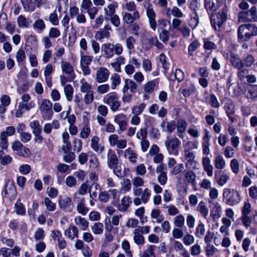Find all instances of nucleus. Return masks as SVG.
I'll list each match as a JSON object with an SVG mask.
<instances>
[{
	"mask_svg": "<svg viewBox=\"0 0 257 257\" xmlns=\"http://www.w3.org/2000/svg\"><path fill=\"white\" fill-rule=\"evenodd\" d=\"M58 205L61 209L66 212H70L73 207L71 198L67 196L59 197Z\"/></svg>",
	"mask_w": 257,
	"mask_h": 257,
	"instance_id": "13",
	"label": "nucleus"
},
{
	"mask_svg": "<svg viewBox=\"0 0 257 257\" xmlns=\"http://www.w3.org/2000/svg\"><path fill=\"white\" fill-rule=\"evenodd\" d=\"M147 15L149 20V23L151 28L155 31L157 27V23L155 20V13L153 9L151 8H148L147 9Z\"/></svg>",
	"mask_w": 257,
	"mask_h": 257,
	"instance_id": "26",
	"label": "nucleus"
},
{
	"mask_svg": "<svg viewBox=\"0 0 257 257\" xmlns=\"http://www.w3.org/2000/svg\"><path fill=\"white\" fill-rule=\"evenodd\" d=\"M91 132L90 128L88 125H85L81 129L80 133V137L81 138L85 139L87 138Z\"/></svg>",
	"mask_w": 257,
	"mask_h": 257,
	"instance_id": "64",
	"label": "nucleus"
},
{
	"mask_svg": "<svg viewBox=\"0 0 257 257\" xmlns=\"http://www.w3.org/2000/svg\"><path fill=\"white\" fill-rule=\"evenodd\" d=\"M61 67L63 73L70 76L69 80L75 79L74 68L70 62L62 60L61 62Z\"/></svg>",
	"mask_w": 257,
	"mask_h": 257,
	"instance_id": "16",
	"label": "nucleus"
},
{
	"mask_svg": "<svg viewBox=\"0 0 257 257\" xmlns=\"http://www.w3.org/2000/svg\"><path fill=\"white\" fill-rule=\"evenodd\" d=\"M24 10L26 12H33L35 10V6L32 0H21Z\"/></svg>",
	"mask_w": 257,
	"mask_h": 257,
	"instance_id": "40",
	"label": "nucleus"
},
{
	"mask_svg": "<svg viewBox=\"0 0 257 257\" xmlns=\"http://www.w3.org/2000/svg\"><path fill=\"white\" fill-rule=\"evenodd\" d=\"M81 7L86 10L90 20H93L95 18L98 11L97 7L93 6L90 0H83Z\"/></svg>",
	"mask_w": 257,
	"mask_h": 257,
	"instance_id": "12",
	"label": "nucleus"
},
{
	"mask_svg": "<svg viewBox=\"0 0 257 257\" xmlns=\"http://www.w3.org/2000/svg\"><path fill=\"white\" fill-rule=\"evenodd\" d=\"M52 106L53 104L50 100L48 99L42 100L40 106V111L44 120H48L52 118L53 114Z\"/></svg>",
	"mask_w": 257,
	"mask_h": 257,
	"instance_id": "9",
	"label": "nucleus"
},
{
	"mask_svg": "<svg viewBox=\"0 0 257 257\" xmlns=\"http://www.w3.org/2000/svg\"><path fill=\"white\" fill-rule=\"evenodd\" d=\"M114 122L119 126V130L117 131L118 134H120L126 130L127 122L126 116L124 114L120 113L114 116Z\"/></svg>",
	"mask_w": 257,
	"mask_h": 257,
	"instance_id": "15",
	"label": "nucleus"
},
{
	"mask_svg": "<svg viewBox=\"0 0 257 257\" xmlns=\"http://www.w3.org/2000/svg\"><path fill=\"white\" fill-rule=\"evenodd\" d=\"M125 59L122 56H119L113 60V62L110 63L111 67L117 72H121L120 66L125 63Z\"/></svg>",
	"mask_w": 257,
	"mask_h": 257,
	"instance_id": "28",
	"label": "nucleus"
},
{
	"mask_svg": "<svg viewBox=\"0 0 257 257\" xmlns=\"http://www.w3.org/2000/svg\"><path fill=\"white\" fill-rule=\"evenodd\" d=\"M110 36V33L108 31H104L102 29H100L95 35V38L96 40L101 41L104 38H108Z\"/></svg>",
	"mask_w": 257,
	"mask_h": 257,
	"instance_id": "52",
	"label": "nucleus"
},
{
	"mask_svg": "<svg viewBox=\"0 0 257 257\" xmlns=\"http://www.w3.org/2000/svg\"><path fill=\"white\" fill-rule=\"evenodd\" d=\"M137 88V84L132 79H125L124 80L123 86L122 89V92L125 93L128 91V90L132 93H135Z\"/></svg>",
	"mask_w": 257,
	"mask_h": 257,
	"instance_id": "20",
	"label": "nucleus"
},
{
	"mask_svg": "<svg viewBox=\"0 0 257 257\" xmlns=\"http://www.w3.org/2000/svg\"><path fill=\"white\" fill-rule=\"evenodd\" d=\"M30 126L32 130V132L34 134L41 133L42 129L40 125L39 122L38 120H33L30 123Z\"/></svg>",
	"mask_w": 257,
	"mask_h": 257,
	"instance_id": "57",
	"label": "nucleus"
},
{
	"mask_svg": "<svg viewBox=\"0 0 257 257\" xmlns=\"http://www.w3.org/2000/svg\"><path fill=\"white\" fill-rule=\"evenodd\" d=\"M140 15L138 11H136L132 14L129 13H125L123 16L122 20L127 24H133V22L139 19Z\"/></svg>",
	"mask_w": 257,
	"mask_h": 257,
	"instance_id": "24",
	"label": "nucleus"
},
{
	"mask_svg": "<svg viewBox=\"0 0 257 257\" xmlns=\"http://www.w3.org/2000/svg\"><path fill=\"white\" fill-rule=\"evenodd\" d=\"M181 143V142L177 137H174L172 139L167 137L165 142V146L169 154L176 156L178 155L179 148Z\"/></svg>",
	"mask_w": 257,
	"mask_h": 257,
	"instance_id": "10",
	"label": "nucleus"
},
{
	"mask_svg": "<svg viewBox=\"0 0 257 257\" xmlns=\"http://www.w3.org/2000/svg\"><path fill=\"white\" fill-rule=\"evenodd\" d=\"M222 4V0H204V7L208 12L216 11Z\"/></svg>",
	"mask_w": 257,
	"mask_h": 257,
	"instance_id": "17",
	"label": "nucleus"
},
{
	"mask_svg": "<svg viewBox=\"0 0 257 257\" xmlns=\"http://www.w3.org/2000/svg\"><path fill=\"white\" fill-rule=\"evenodd\" d=\"M245 97L250 99L251 101L257 98V85H254L250 86L247 89L245 94Z\"/></svg>",
	"mask_w": 257,
	"mask_h": 257,
	"instance_id": "32",
	"label": "nucleus"
},
{
	"mask_svg": "<svg viewBox=\"0 0 257 257\" xmlns=\"http://www.w3.org/2000/svg\"><path fill=\"white\" fill-rule=\"evenodd\" d=\"M202 164L203 169L207 173L208 176L212 177L213 176V166L211 164V160L208 157L202 158Z\"/></svg>",
	"mask_w": 257,
	"mask_h": 257,
	"instance_id": "23",
	"label": "nucleus"
},
{
	"mask_svg": "<svg viewBox=\"0 0 257 257\" xmlns=\"http://www.w3.org/2000/svg\"><path fill=\"white\" fill-rule=\"evenodd\" d=\"M132 202L131 197L128 196H124L121 200L120 204L118 206V210L121 212L126 211Z\"/></svg>",
	"mask_w": 257,
	"mask_h": 257,
	"instance_id": "30",
	"label": "nucleus"
},
{
	"mask_svg": "<svg viewBox=\"0 0 257 257\" xmlns=\"http://www.w3.org/2000/svg\"><path fill=\"white\" fill-rule=\"evenodd\" d=\"M107 164L108 167L110 169L117 166L118 160L117 155L114 151L109 149L107 155Z\"/></svg>",
	"mask_w": 257,
	"mask_h": 257,
	"instance_id": "19",
	"label": "nucleus"
},
{
	"mask_svg": "<svg viewBox=\"0 0 257 257\" xmlns=\"http://www.w3.org/2000/svg\"><path fill=\"white\" fill-rule=\"evenodd\" d=\"M227 9L223 8L221 12L212 14L210 17L211 26L215 31H220L227 19Z\"/></svg>",
	"mask_w": 257,
	"mask_h": 257,
	"instance_id": "4",
	"label": "nucleus"
},
{
	"mask_svg": "<svg viewBox=\"0 0 257 257\" xmlns=\"http://www.w3.org/2000/svg\"><path fill=\"white\" fill-rule=\"evenodd\" d=\"M151 216L152 218L156 219V222L158 223H160L164 220L163 216L161 215V212L158 209H153L152 210Z\"/></svg>",
	"mask_w": 257,
	"mask_h": 257,
	"instance_id": "51",
	"label": "nucleus"
},
{
	"mask_svg": "<svg viewBox=\"0 0 257 257\" xmlns=\"http://www.w3.org/2000/svg\"><path fill=\"white\" fill-rule=\"evenodd\" d=\"M110 79L112 81L111 87L112 89H115L116 86L120 83V78L119 75L117 73H114L111 76Z\"/></svg>",
	"mask_w": 257,
	"mask_h": 257,
	"instance_id": "59",
	"label": "nucleus"
},
{
	"mask_svg": "<svg viewBox=\"0 0 257 257\" xmlns=\"http://www.w3.org/2000/svg\"><path fill=\"white\" fill-rule=\"evenodd\" d=\"M227 9L223 8L221 12L212 14L210 17L211 26L215 31H220L227 19Z\"/></svg>",
	"mask_w": 257,
	"mask_h": 257,
	"instance_id": "3",
	"label": "nucleus"
},
{
	"mask_svg": "<svg viewBox=\"0 0 257 257\" xmlns=\"http://www.w3.org/2000/svg\"><path fill=\"white\" fill-rule=\"evenodd\" d=\"M158 84V81L156 80H154L148 82L144 86V91L148 93H150L153 92L155 87Z\"/></svg>",
	"mask_w": 257,
	"mask_h": 257,
	"instance_id": "49",
	"label": "nucleus"
},
{
	"mask_svg": "<svg viewBox=\"0 0 257 257\" xmlns=\"http://www.w3.org/2000/svg\"><path fill=\"white\" fill-rule=\"evenodd\" d=\"M146 104L142 103L139 106H134L132 108V112L135 115H139L142 113L146 107Z\"/></svg>",
	"mask_w": 257,
	"mask_h": 257,
	"instance_id": "61",
	"label": "nucleus"
},
{
	"mask_svg": "<svg viewBox=\"0 0 257 257\" xmlns=\"http://www.w3.org/2000/svg\"><path fill=\"white\" fill-rule=\"evenodd\" d=\"M205 232V225L203 222L199 221L196 228L195 234L197 237L201 238L204 236Z\"/></svg>",
	"mask_w": 257,
	"mask_h": 257,
	"instance_id": "42",
	"label": "nucleus"
},
{
	"mask_svg": "<svg viewBox=\"0 0 257 257\" xmlns=\"http://www.w3.org/2000/svg\"><path fill=\"white\" fill-rule=\"evenodd\" d=\"M64 235L71 240L78 237V230L74 225H70L64 232Z\"/></svg>",
	"mask_w": 257,
	"mask_h": 257,
	"instance_id": "29",
	"label": "nucleus"
},
{
	"mask_svg": "<svg viewBox=\"0 0 257 257\" xmlns=\"http://www.w3.org/2000/svg\"><path fill=\"white\" fill-rule=\"evenodd\" d=\"M174 224L178 228H182L185 224V218L182 214L178 215L174 218Z\"/></svg>",
	"mask_w": 257,
	"mask_h": 257,
	"instance_id": "55",
	"label": "nucleus"
},
{
	"mask_svg": "<svg viewBox=\"0 0 257 257\" xmlns=\"http://www.w3.org/2000/svg\"><path fill=\"white\" fill-rule=\"evenodd\" d=\"M156 246L153 245H149L148 248L143 252L141 257H155L154 250Z\"/></svg>",
	"mask_w": 257,
	"mask_h": 257,
	"instance_id": "54",
	"label": "nucleus"
},
{
	"mask_svg": "<svg viewBox=\"0 0 257 257\" xmlns=\"http://www.w3.org/2000/svg\"><path fill=\"white\" fill-rule=\"evenodd\" d=\"M109 76V72L107 68L100 67L96 72V81L99 83L105 82L108 79Z\"/></svg>",
	"mask_w": 257,
	"mask_h": 257,
	"instance_id": "14",
	"label": "nucleus"
},
{
	"mask_svg": "<svg viewBox=\"0 0 257 257\" xmlns=\"http://www.w3.org/2000/svg\"><path fill=\"white\" fill-rule=\"evenodd\" d=\"M257 35V27L252 24H246L239 26L237 30L238 41L243 43L248 41L252 37Z\"/></svg>",
	"mask_w": 257,
	"mask_h": 257,
	"instance_id": "1",
	"label": "nucleus"
},
{
	"mask_svg": "<svg viewBox=\"0 0 257 257\" xmlns=\"http://www.w3.org/2000/svg\"><path fill=\"white\" fill-rule=\"evenodd\" d=\"M74 223L76 225L79 226L82 230H86L88 227V221L85 218L80 216L75 217Z\"/></svg>",
	"mask_w": 257,
	"mask_h": 257,
	"instance_id": "33",
	"label": "nucleus"
},
{
	"mask_svg": "<svg viewBox=\"0 0 257 257\" xmlns=\"http://www.w3.org/2000/svg\"><path fill=\"white\" fill-rule=\"evenodd\" d=\"M133 240L137 245H143L145 243V238L141 230L135 229L133 232Z\"/></svg>",
	"mask_w": 257,
	"mask_h": 257,
	"instance_id": "34",
	"label": "nucleus"
},
{
	"mask_svg": "<svg viewBox=\"0 0 257 257\" xmlns=\"http://www.w3.org/2000/svg\"><path fill=\"white\" fill-rule=\"evenodd\" d=\"M189 9L192 12L191 15H199L203 10L201 9V4L197 0H192L189 5Z\"/></svg>",
	"mask_w": 257,
	"mask_h": 257,
	"instance_id": "27",
	"label": "nucleus"
},
{
	"mask_svg": "<svg viewBox=\"0 0 257 257\" xmlns=\"http://www.w3.org/2000/svg\"><path fill=\"white\" fill-rule=\"evenodd\" d=\"M103 102L108 105L113 112L118 110L121 104L115 92L109 93L105 95L103 98Z\"/></svg>",
	"mask_w": 257,
	"mask_h": 257,
	"instance_id": "7",
	"label": "nucleus"
},
{
	"mask_svg": "<svg viewBox=\"0 0 257 257\" xmlns=\"http://www.w3.org/2000/svg\"><path fill=\"white\" fill-rule=\"evenodd\" d=\"M89 154V165L91 168H96L99 166L98 159L95 154L91 152H88Z\"/></svg>",
	"mask_w": 257,
	"mask_h": 257,
	"instance_id": "38",
	"label": "nucleus"
},
{
	"mask_svg": "<svg viewBox=\"0 0 257 257\" xmlns=\"http://www.w3.org/2000/svg\"><path fill=\"white\" fill-rule=\"evenodd\" d=\"M242 60L243 67H250L255 61L254 58L251 54H247Z\"/></svg>",
	"mask_w": 257,
	"mask_h": 257,
	"instance_id": "48",
	"label": "nucleus"
},
{
	"mask_svg": "<svg viewBox=\"0 0 257 257\" xmlns=\"http://www.w3.org/2000/svg\"><path fill=\"white\" fill-rule=\"evenodd\" d=\"M200 46V44L197 40L192 41L188 46V55L192 56L193 52L196 50Z\"/></svg>",
	"mask_w": 257,
	"mask_h": 257,
	"instance_id": "60",
	"label": "nucleus"
},
{
	"mask_svg": "<svg viewBox=\"0 0 257 257\" xmlns=\"http://www.w3.org/2000/svg\"><path fill=\"white\" fill-rule=\"evenodd\" d=\"M33 27L34 30L39 32H42L46 27L44 21L42 19L37 20L33 24Z\"/></svg>",
	"mask_w": 257,
	"mask_h": 257,
	"instance_id": "44",
	"label": "nucleus"
},
{
	"mask_svg": "<svg viewBox=\"0 0 257 257\" xmlns=\"http://www.w3.org/2000/svg\"><path fill=\"white\" fill-rule=\"evenodd\" d=\"M185 178L188 183L193 185L196 184V174L192 171H189L185 173Z\"/></svg>",
	"mask_w": 257,
	"mask_h": 257,
	"instance_id": "46",
	"label": "nucleus"
},
{
	"mask_svg": "<svg viewBox=\"0 0 257 257\" xmlns=\"http://www.w3.org/2000/svg\"><path fill=\"white\" fill-rule=\"evenodd\" d=\"M12 158L9 155H4L3 151H0V164L5 166L10 164L12 161Z\"/></svg>",
	"mask_w": 257,
	"mask_h": 257,
	"instance_id": "45",
	"label": "nucleus"
},
{
	"mask_svg": "<svg viewBox=\"0 0 257 257\" xmlns=\"http://www.w3.org/2000/svg\"><path fill=\"white\" fill-rule=\"evenodd\" d=\"M74 201L77 204V211L79 214L85 215L89 211V208L86 206L85 199L84 197L78 195L75 193L73 197Z\"/></svg>",
	"mask_w": 257,
	"mask_h": 257,
	"instance_id": "11",
	"label": "nucleus"
},
{
	"mask_svg": "<svg viewBox=\"0 0 257 257\" xmlns=\"http://www.w3.org/2000/svg\"><path fill=\"white\" fill-rule=\"evenodd\" d=\"M15 211L17 214L23 215L26 213V209L22 203L21 202L20 200H17L15 205Z\"/></svg>",
	"mask_w": 257,
	"mask_h": 257,
	"instance_id": "50",
	"label": "nucleus"
},
{
	"mask_svg": "<svg viewBox=\"0 0 257 257\" xmlns=\"http://www.w3.org/2000/svg\"><path fill=\"white\" fill-rule=\"evenodd\" d=\"M101 50L104 52L105 58L110 59L114 54L120 55L123 52V48L120 43H107L102 44Z\"/></svg>",
	"mask_w": 257,
	"mask_h": 257,
	"instance_id": "2",
	"label": "nucleus"
},
{
	"mask_svg": "<svg viewBox=\"0 0 257 257\" xmlns=\"http://www.w3.org/2000/svg\"><path fill=\"white\" fill-rule=\"evenodd\" d=\"M209 203H212L213 207L211 210V215L213 218H218L221 214V206L217 202H213L212 201L209 200Z\"/></svg>",
	"mask_w": 257,
	"mask_h": 257,
	"instance_id": "25",
	"label": "nucleus"
},
{
	"mask_svg": "<svg viewBox=\"0 0 257 257\" xmlns=\"http://www.w3.org/2000/svg\"><path fill=\"white\" fill-rule=\"evenodd\" d=\"M230 61L234 68L238 69L243 67L242 60H241L237 55H231L230 58Z\"/></svg>",
	"mask_w": 257,
	"mask_h": 257,
	"instance_id": "36",
	"label": "nucleus"
},
{
	"mask_svg": "<svg viewBox=\"0 0 257 257\" xmlns=\"http://www.w3.org/2000/svg\"><path fill=\"white\" fill-rule=\"evenodd\" d=\"M73 91V88L70 84L65 85L64 88V93L68 101H71L72 99Z\"/></svg>",
	"mask_w": 257,
	"mask_h": 257,
	"instance_id": "47",
	"label": "nucleus"
},
{
	"mask_svg": "<svg viewBox=\"0 0 257 257\" xmlns=\"http://www.w3.org/2000/svg\"><path fill=\"white\" fill-rule=\"evenodd\" d=\"M117 7V4L114 2L109 4L107 8L104 9L105 13V19L106 20H109V17L115 15V9Z\"/></svg>",
	"mask_w": 257,
	"mask_h": 257,
	"instance_id": "31",
	"label": "nucleus"
},
{
	"mask_svg": "<svg viewBox=\"0 0 257 257\" xmlns=\"http://www.w3.org/2000/svg\"><path fill=\"white\" fill-rule=\"evenodd\" d=\"M112 169L114 174L118 178H122L126 176L127 171H128L124 167L122 168L121 166H118V165Z\"/></svg>",
	"mask_w": 257,
	"mask_h": 257,
	"instance_id": "37",
	"label": "nucleus"
},
{
	"mask_svg": "<svg viewBox=\"0 0 257 257\" xmlns=\"http://www.w3.org/2000/svg\"><path fill=\"white\" fill-rule=\"evenodd\" d=\"M227 9L223 8L221 12L212 14L210 17L211 26L215 31H220L227 19Z\"/></svg>",
	"mask_w": 257,
	"mask_h": 257,
	"instance_id": "5",
	"label": "nucleus"
},
{
	"mask_svg": "<svg viewBox=\"0 0 257 257\" xmlns=\"http://www.w3.org/2000/svg\"><path fill=\"white\" fill-rule=\"evenodd\" d=\"M184 78V74L183 72L180 69H176L175 73H172L170 75V79L171 80H177L178 82H180L183 80Z\"/></svg>",
	"mask_w": 257,
	"mask_h": 257,
	"instance_id": "43",
	"label": "nucleus"
},
{
	"mask_svg": "<svg viewBox=\"0 0 257 257\" xmlns=\"http://www.w3.org/2000/svg\"><path fill=\"white\" fill-rule=\"evenodd\" d=\"M80 53L81 55L80 65L85 66L89 65L92 61L93 56L84 55L83 51H80Z\"/></svg>",
	"mask_w": 257,
	"mask_h": 257,
	"instance_id": "41",
	"label": "nucleus"
},
{
	"mask_svg": "<svg viewBox=\"0 0 257 257\" xmlns=\"http://www.w3.org/2000/svg\"><path fill=\"white\" fill-rule=\"evenodd\" d=\"M100 139L98 136H94L91 139L90 147L95 152L102 153L104 150V147L99 143Z\"/></svg>",
	"mask_w": 257,
	"mask_h": 257,
	"instance_id": "22",
	"label": "nucleus"
},
{
	"mask_svg": "<svg viewBox=\"0 0 257 257\" xmlns=\"http://www.w3.org/2000/svg\"><path fill=\"white\" fill-rule=\"evenodd\" d=\"M121 247L124 250L127 257H133V254L130 250V244L127 240H124L121 243Z\"/></svg>",
	"mask_w": 257,
	"mask_h": 257,
	"instance_id": "62",
	"label": "nucleus"
},
{
	"mask_svg": "<svg viewBox=\"0 0 257 257\" xmlns=\"http://www.w3.org/2000/svg\"><path fill=\"white\" fill-rule=\"evenodd\" d=\"M238 21L239 22H255L257 21V11L255 7H252L247 11H242L238 13Z\"/></svg>",
	"mask_w": 257,
	"mask_h": 257,
	"instance_id": "8",
	"label": "nucleus"
},
{
	"mask_svg": "<svg viewBox=\"0 0 257 257\" xmlns=\"http://www.w3.org/2000/svg\"><path fill=\"white\" fill-rule=\"evenodd\" d=\"M5 196L10 199H14L16 194V189L14 184L11 182H8L6 186L4 192Z\"/></svg>",
	"mask_w": 257,
	"mask_h": 257,
	"instance_id": "18",
	"label": "nucleus"
},
{
	"mask_svg": "<svg viewBox=\"0 0 257 257\" xmlns=\"http://www.w3.org/2000/svg\"><path fill=\"white\" fill-rule=\"evenodd\" d=\"M197 209L203 218H206L209 214V209L204 202L201 201L198 205Z\"/></svg>",
	"mask_w": 257,
	"mask_h": 257,
	"instance_id": "35",
	"label": "nucleus"
},
{
	"mask_svg": "<svg viewBox=\"0 0 257 257\" xmlns=\"http://www.w3.org/2000/svg\"><path fill=\"white\" fill-rule=\"evenodd\" d=\"M124 156L127 157L131 162L133 163L136 162L137 154L131 148H128L124 151Z\"/></svg>",
	"mask_w": 257,
	"mask_h": 257,
	"instance_id": "56",
	"label": "nucleus"
},
{
	"mask_svg": "<svg viewBox=\"0 0 257 257\" xmlns=\"http://www.w3.org/2000/svg\"><path fill=\"white\" fill-rule=\"evenodd\" d=\"M222 196L225 203L229 206L235 205L240 201L239 193L235 189L225 188Z\"/></svg>",
	"mask_w": 257,
	"mask_h": 257,
	"instance_id": "6",
	"label": "nucleus"
},
{
	"mask_svg": "<svg viewBox=\"0 0 257 257\" xmlns=\"http://www.w3.org/2000/svg\"><path fill=\"white\" fill-rule=\"evenodd\" d=\"M92 232L95 234H100L103 231V224L101 222H95L91 227Z\"/></svg>",
	"mask_w": 257,
	"mask_h": 257,
	"instance_id": "53",
	"label": "nucleus"
},
{
	"mask_svg": "<svg viewBox=\"0 0 257 257\" xmlns=\"http://www.w3.org/2000/svg\"><path fill=\"white\" fill-rule=\"evenodd\" d=\"M187 126V123L184 119H179L177 123H176V127L177 128V136L181 139L184 138L183 133L185 132Z\"/></svg>",
	"mask_w": 257,
	"mask_h": 257,
	"instance_id": "21",
	"label": "nucleus"
},
{
	"mask_svg": "<svg viewBox=\"0 0 257 257\" xmlns=\"http://www.w3.org/2000/svg\"><path fill=\"white\" fill-rule=\"evenodd\" d=\"M151 195V191L148 188H145L142 192L141 200L144 203H146L150 199Z\"/></svg>",
	"mask_w": 257,
	"mask_h": 257,
	"instance_id": "63",
	"label": "nucleus"
},
{
	"mask_svg": "<svg viewBox=\"0 0 257 257\" xmlns=\"http://www.w3.org/2000/svg\"><path fill=\"white\" fill-rule=\"evenodd\" d=\"M46 208L50 211H54L56 209V204L53 203L48 197H45L43 201Z\"/></svg>",
	"mask_w": 257,
	"mask_h": 257,
	"instance_id": "58",
	"label": "nucleus"
},
{
	"mask_svg": "<svg viewBox=\"0 0 257 257\" xmlns=\"http://www.w3.org/2000/svg\"><path fill=\"white\" fill-rule=\"evenodd\" d=\"M214 165L217 169H222L225 167L226 165L225 161L221 155H218L215 157Z\"/></svg>",
	"mask_w": 257,
	"mask_h": 257,
	"instance_id": "39",
	"label": "nucleus"
}]
</instances>
